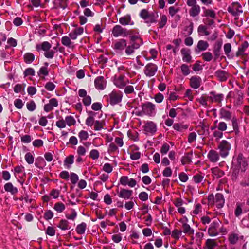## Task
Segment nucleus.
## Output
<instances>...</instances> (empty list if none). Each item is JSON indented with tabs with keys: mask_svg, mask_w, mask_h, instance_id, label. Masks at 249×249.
Masks as SVG:
<instances>
[{
	"mask_svg": "<svg viewBox=\"0 0 249 249\" xmlns=\"http://www.w3.org/2000/svg\"><path fill=\"white\" fill-rule=\"evenodd\" d=\"M59 43L58 42L55 47L51 49L52 45L48 41H44L41 44H37L36 46V49L37 51L39 52L41 50L44 51V56L48 59H52L54 57L55 54L58 51V47Z\"/></svg>",
	"mask_w": 249,
	"mask_h": 249,
	"instance_id": "obj_1",
	"label": "nucleus"
},
{
	"mask_svg": "<svg viewBox=\"0 0 249 249\" xmlns=\"http://www.w3.org/2000/svg\"><path fill=\"white\" fill-rule=\"evenodd\" d=\"M220 118L223 119L226 121L231 120L233 130L236 133L239 132V126L237 119L235 117H232V113L228 110L225 107H222L219 110Z\"/></svg>",
	"mask_w": 249,
	"mask_h": 249,
	"instance_id": "obj_2",
	"label": "nucleus"
},
{
	"mask_svg": "<svg viewBox=\"0 0 249 249\" xmlns=\"http://www.w3.org/2000/svg\"><path fill=\"white\" fill-rule=\"evenodd\" d=\"M140 16L145 20V22L147 23L156 22L159 16L157 12L149 13L147 10L144 9L141 10Z\"/></svg>",
	"mask_w": 249,
	"mask_h": 249,
	"instance_id": "obj_3",
	"label": "nucleus"
},
{
	"mask_svg": "<svg viewBox=\"0 0 249 249\" xmlns=\"http://www.w3.org/2000/svg\"><path fill=\"white\" fill-rule=\"evenodd\" d=\"M231 144L226 140H222L218 145L219 154L222 158H226L229 154Z\"/></svg>",
	"mask_w": 249,
	"mask_h": 249,
	"instance_id": "obj_4",
	"label": "nucleus"
},
{
	"mask_svg": "<svg viewBox=\"0 0 249 249\" xmlns=\"http://www.w3.org/2000/svg\"><path fill=\"white\" fill-rule=\"evenodd\" d=\"M144 114L148 116H154L156 114L155 105L150 102H146L141 106Z\"/></svg>",
	"mask_w": 249,
	"mask_h": 249,
	"instance_id": "obj_5",
	"label": "nucleus"
},
{
	"mask_svg": "<svg viewBox=\"0 0 249 249\" xmlns=\"http://www.w3.org/2000/svg\"><path fill=\"white\" fill-rule=\"evenodd\" d=\"M186 3L188 6L191 7L189 11L191 17H195L198 16L200 12V7L196 4V0H187Z\"/></svg>",
	"mask_w": 249,
	"mask_h": 249,
	"instance_id": "obj_6",
	"label": "nucleus"
},
{
	"mask_svg": "<svg viewBox=\"0 0 249 249\" xmlns=\"http://www.w3.org/2000/svg\"><path fill=\"white\" fill-rule=\"evenodd\" d=\"M112 34L115 37L119 36L125 37L130 34V32L121 26L116 25L113 27L112 30Z\"/></svg>",
	"mask_w": 249,
	"mask_h": 249,
	"instance_id": "obj_7",
	"label": "nucleus"
},
{
	"mask_svg": "<svg viewBox=\"0 0 249 249\" xmlns=\"http://www.w3.org/2000/svg\"><path fill=\"white\" fill-rule=\"evenodd\" d=\"M221 223L219 219L213 221L208 229V234L211 236H215L218 234L219 228Z\"/></svg>",
	"mask_w": 249,
	"mask_h": 249,
	"instance_id": "obj_8",
	"label": "nucleus"
},
{
	"mask_svg": "<svg viewBox=\"0 0 249 249\" xmlns=\"http://www.w3.org/2000/svg\"><path fill=\"white\" fill-rule=\"evenodd\" d=\"M158 70V66L154 63L147 64L144 69V74L148 77H152L155 75Z\"/></svg>",
	"mask_w": 249,
	"mask_h": 249,
	"instance_id": "obj_9",
	"label": "nucleus"
},
{
	"mask_svg": "<svg viewBox=\"0 0 249 249\" xmlns=\"http://www.w3.org/2000/svg\"><path fill=\"white\" fill-rule=\"evenodd\" d=\"M125 76L124 74L120 75L118 76L115 75L114 78L113 82L114 85L120 89H123L125 87L128 80L125 81Z\"/></svg>",
	"mask_w": 249,
	"mask_h": 249,
	"instance_id": "obj_10",
	"label": "nucleus"
},
{
	"mask_svg": "<svg viewBox=\"0 0 249 249\" xmlns=\"http://www.w3.org/2000/svg\"><path fill=\"white\" fill-rule=\"evenodd\" d=\"M236 161V165L239 169H240L241 171L244 172L246 170V168L248 166V163L246 160V159L243 157L242 154H239L236 158L235 161Z\"/></svg>",
	"mask_w": 249,
	"mask_h": 249,
	"instance_id": "obj_11",
	"label": "nucleus"
},
{
	"mask_svg": "<svg viewBox=\"0 0 249 249\" xmlns=\"http://www.w3.org/2000/svg\"><path fill=\"white\" fill-rule=\"evenodd\" d=\"M79 96L83 98L82 102L85 106H89L91 103V98L87 95V93L84 89H80L78 91Z\"/></svg>",
	"mask_w": 249,
	"mask_h": 249,
	"instance_id": "obj_12",
	"label": "nucleus"
},
{
	"mask_svg": "<svg viewBox=\"0 0 249 249\" xmlns=\"http://www.w3.org/2000/svg\"><path fill=\"white\" fill-rule=\"evenodd\" d=\"M241 9V6L238 3L233 2L231 6L228 8V11L232 15L236 16L242 13L243 11Z\"/></svg>",
	"mask_w": 249,
	"mask_h": 249,
	"instance_id": "obj_13",
	"label": "nucleus"
},
{
	"mask_svg": "<svg viewBox=\"0 0 249 249\" xmlns=\"http://www.w3.org/2000/svg\"><path fill=\"white\" fill-rule=\"evenodd\" d=\"M144 131L147 134H154L157 131L156 124L152 121L147 122L144 126Z\"/></svg>",
	"mask_w": 249,
	"mask_h": 249,
	"instance_id": "obj_14",
	"label": "nucleus"
},
{
	"mask_svg": "<svg viewBox=\"0 0 249 249\" xmlns=\"http://www.w3.org/2000/svg\"><path fill=\"white\" fill-rule=\"evenodd\" d=\"M127 43L126 40L121 39L116 42L114 45V49L116 53H121L126 47Z\"/></svg>",
	"mask_w": 249,
	"mask_h": 249,
	"instance_id": "obj_15",
	"label": "nucleus"
},
{
	"mask_svg": "<svg viewBox=\"0 0 249 249\" xmlns=\"http://www.w3.org/2000/svg\"><path fill=\"white\" fill-rule=\"evenodd\" d=\"M122 95L121 92L112 91L110 94V103L111 105H115L122 100Z\"/></svg>",
	"mask_w": 249,
	"mask_h": 249,
	"instance_id": "obj_16",
	"label": "nucleus"
},
{
	"mask_svg": "<svg viewBox=\"0 0 249 249\" xmlns=\"http://www.w3.org/2000/svg\"><path fill=\"white\" fill-rule=\"evenodd\" d=\"M207 98L212 102L219 104L223 100L224 95L222 94H216L215 92L212 91L210 93V95L207 97Z\"/></svg>",
	"mask_w": 249,
	"mask_h": 249,
	"instance_id": "obj_17",
	"label": "nucleus"
},
{
	"mask_svg": "<svg viewBox=\"0 0 249 249\" xmlns=\"http://www.w3.org/2000/svg\"><path fill=\"white\" fill-rule=\"evenodd\" d=\"M94 85L97 89L103 90L106 86V81L103 76H100L95 79Z\"/></svg>",
	"mask_w": 249,
	"mask_h": 249,
	"instance_id": "obj_18",
	"label": "nucleus"
},
{
	"mask_svg": "<svg viewBox=\"0 0 249 249\" xmlns=\"http://www.w3.org/2000/svg\"><path fill=\"white\" fill-rule=\"evenodd\" d=\"M222 45V41H217L213 46V52L214 53V60L216 61L221 55V49Z\"/></svg>",
	"mask_w": 249,
	"mask_h": 249,
	"instance_id": "obj_19",
	"label": "nucleus"
},
{
	"mask_svg": "<svg viewBox=\"0 0 249 249\" xmlns=\"http://www.w3.org/2000/svg\"><path fill=\"white\" fill-rule=\"evenodd\" d=\"M201 78L198 76H193L190 79V86L193 89H198L201 85Z\"/></svg>",
	"mask_w": 249,
	"mask_h": 249,
	"instance_id": "obj_20",
	"label": "nucleus"
},
{
	"mask_svg": "<svg viewBox=\"0 0 249 249\" xmlns=\"http://www.w3.org/2000/svg\"><path fill=\"white\" fill-rule=\"evenodd\" d=\"M119 197L124 199H128L131 197L133 191L124 188L121 189L120 192H117Z\"/></svg>",
	"mask_w": 249,
	"mask_h": 249,
	"instance_id": "obj_21",
	"label": "nucleus"
},
{
	"mask_svg": "<svg viewBox=\"0 0 249 249\" xmlns=\"http://www.w3.org/2000/svg\"><path fill=\"white\" fill-rule=\"evenodd\" d=\"M220 156L219 153L216 151L211 150L208 154L207 157L211 162L214 163L219 160Z\"/></svg>",
	"mask_w": 249,
	"mask_h": 249,
	"instance_id": "obj_22",
	"label": "nucleus"
},
{
	"mask_svg": "<svg viewBox=\"0 0 249 249\" xmlns=\"http://www.w3.org/2000/svg\"><path fill=\"white\" fill-rule=\"evenodd\" d=\"M181 53L182 55V60L184 62L190 63L192 61L190 50L186 48H182L181 50Z\"/></svg>",
	"mask_w": 249,
	"mask_h": 249,
	"instance_id": "obj_23",
	"label": "nucleus"
},
{
	"mask_svg": "<svg viewBox=\"0 0 249 249\" xmlns=\"http://www.w3.org/2000/svg\"><path fill=\"white\" fill-rule=\"evenodd\" d=\"M215 76L220 81H225L229 77V74L225 71L219 70L215 72Z\"/></svg>",
	"mask_w": 249,
	"mask_h": 249,
	"instance_id": "obj_24",
	"label": "nucleus"
},
{
	"mask_svg": "<svg viewBox=\"0 0 249 249\" xmlns=\"http://www.w3.org/2000/svg\"><path fill=\"white\" fill-rule=\"evenodd\" d=\"M209 47L208 43L204 40H199L198 42L196 48L195 49L196 53H199L201 51H205Z\"/></svg>",
	"mask_w": 249,
	"mask_h": 249,
	"instance_id": "obj_25",
	"label": "nucleus"
},
{
	"mask_svg": "<svg viewBox=\"0 0 249 249\" xmlns=\"http://www.w3.org/2000/svg\"><path fill=\"white\" fill-rule=\"evenodd\" d=\"M225 203L223 195L220 193H217L215 197V203L217 207L219 209L223 207Z\"/></svg>",
	"mask_w": 249,
	"mask_h": 249,
	"instance_id": "obj_26",
	"label": "nucleus"
},
{
	"mask_svg": "<svg viewBox=\"0 0 249 249\" xmlns=\"http://www.w3.org/2000/svg\"><path fill=\"white\" fill-rule=\"evenodd\" d=\"M4 190L6 192H10L12 195H15L18 193V190L14 187L12 183L8 182L4 185Z\"/></svg>",
	"mask_w": 249,
	"mask_h": 249,
	"instance_id": "obj_27",
	"label": "nucleus"
},
{
	"mask_svg": "<svg viewBox=\"0 0 249 249\" xmlns=\"http://www.w3.org/2000/svg\"><path fill=\"white\" fill-rule=\"evenodd\" d=\"M212 173L213 178L216 179L221 178L225 174L224 172L219 169L218 167H215L212 169Z\"/></svg>",
	"mask_w": 249,
	"mask_h": 249,
	"instance_id": "obj_28",
	"label": "nucleus"
},
{
	"mask_svg": "<svg viewBox=\"0 0 249 249\" xmlns=\"http://www.w3.org/2000/svg\"><path fill=\"white\" fill-rule=\"evenodd\" d=\"M249 44L247 41H244L241 46L238 48V51L236 53V56L239 57L241 55H243L244 52L248 48Z\"/></svg>",
	"mask_w": 249,
	"mask_h": 249,
	"instance_id": "obj_29",
	"label": "nucleus"
},
{
	"mask_svg": "<svg viewBox=\"0 0 249 249\" xmlns=\"http://www.w3.org/2000/svg\"><path fill=\"white\" fill-rule=\"evenodd\" d=\"M182 229V231L188 235H192L194 233V230L186 222L183 223Z\"/></svg>",
	"mask_w": 249,
	"mask_h": 249,
	"instance_id": "obj_30",
	"label": "nucleus"
},
{
	"mask_svg": "<svg viewBox=\"0 0 249 249\" xmlns=\"http://www.w3.org/2000/svg\"><path fill=\"white\" fill-rule=\"evenodd\" d=\"M193 156V152H190L186 153L184 156H183L181 160V163L183 165L190 164L192 162L191 159Z\"/></svg>",
	"mask_w": 249,
	"mask_h": 249,
	"instance_id": "obj_31",
	"label": "nucleus"
},
{
	"mask_svg": "<svg viewBox=\"0 0 249 249\" xmlns=\"http://www.w3.org/2000/svg\"><path fill=\"white\" fill-rule=\"evenodd\" d=\"M240 238L243 239V236H241V237H239L237 234L232 233L229 235L228 239L231 244L234 245L237 243Z\"/></svg>",
	"mask_w": 249,
	"mask_h": 249,
	"instance_id": "obj_32",
	"label": "nucleus"
},
{
	"mask_svg": "<svg viewBox=\"0 0 249 249\" xmlns=\"http://www.w3.org/2000/svg\"><path fill=\"white\" fill-rule=\"evenodd\" d=\"M74 157L72 155L67 157L64 161V165L67 169L71 168V165L73 163Z\"/></svg>",
	"mask_w": 249,
	"mask_h": 249,
	"instance_id": "obj_33",
	"label": "nucleus"
},
{
	"mask_svg": "<svg viewBox=\"0 0 249 249\" xmlns=\"http://www.w3.org/2000/svg\"><path fill=\"white\" fill-rule=\"evenodd\" d=\"M203 17H210L213 18H216V14L214 11L212 9H207L203 7Z\"/></svg>",
	"mask_w": 249,
	"mask_h": 249,
	"instance_id": "obj_34",
	"label": "nucleus"
},
{
	"mask_svg": "<svg viewBox=\"0 0 249 249\" xmlns=\"http://www.w3.org/2000/svg\"><path fill=\"white\" fill-rule=\"evenodd\" d=\"M62 44L69 48H73L74 45L73 43L71 41V39L69 36H64L62 37Z\"/></svg>",
	"mask_w": 249,
	"mask_h": 249,
	"instance_id": "obj_35",
	"label": "nucleus"
},
{
	"mask_svg": "<svg viewBox=\"0 0 249 249\" xmlns=\"http://www.w3.org/2000/svg\"><path fill=\"white\" fill-rule=\"evenodd\" d=\"M35 58L34 55L31 53H26L23 56L24 62L27 64L31 63L35 60Z\"/></svg>",
	"mask_w": 249,
	"mask_h": 249,
	"instance_id": "obj_36",
	"label": "nucleus"
},
{
	"mask_svg": "<svg viewBox=\"0 0 249 249\" xmlns=\"http://www.w3.org/2000/svg\"><path fill=\"white\" fill-rule=\"evenodd\" d=\"M57 227L62 230H66L70 229L69 226V222L65 219H61Z\"/></svg>",
	"mask_w": 249,
	"mask_h": 249,
	"instance_id": "obj_37",
	"label": "nucleus"
},
{
	"mask_svg": "<svg viewBox=\"0 0 249 249\" xmlns=\"http://www.w3.org/2000/svg\"><path fill=\"white\" fill-rule=\"evenodd\" d=\"M188 127V125L187 124H182L175 123L173 125V128L175 130L180 132L187 129Z\"/></svg>",
	"mask_w": 249,
	"mask_h": 249,
	"instance_id": "obj_38",
	"label": "nucleus"
},
{
	"mask_svg": "<svg viewBox=\"0 0 249 249\" xmlns=\"http://www.w3.org/2000/svg\"><path fill=\"white\" fill-rule=\"evenodd\" d=\"M86 227V224L84 222H82L80 224L77 225L76 228V232L79 234H83L85 233Z\"/></svg>",
	"mask_w": 249,
	"mask_h": 249,
	"instance_id": "obj_39",
	"label": "nucleus"
},
{
	"mask_svg": "<svg viewBox=\"0 0 249 249\" xmlns=\"http://www.w3.org/2000/svg\"><path fill=\"white\" fill-rule=\"evenodd\" d=\"M217 127V129L218 130L221 131H225L227 129V124L226 122L224 121H220L219 122L218 121V123L217 124V125L216 126Z\"/></svg>",
	"mask_w": 249,
	"mask_h": 249,
	"instance_id": "obj_40",
	"label": "nucleus"
},
{
	"mask_svg": "<svg viewBox=\"0 0 249 249\" xmlns=\"http://www.w3.org/2000/svg\"><path fill=\"white\" fill-rule=\"evenodd\" d=\"M180 69L183 75L187 76L190 73L191 70L187 65L185 64H182L180 66Z\"/></svg>",
	"mask_w": 249,
	"mask_h": 249,
	"instance_id": "obj_41",
	"label": "nucleus"
},
{
	"mask_svg": "<svg viewBox=\"0 0 249 249\" xmlns=\"http://www.w3.org/2000/svg\"><path fill=\"white\" fill-rule=\"evenodd\" d=\"M182 231L178 229H175L172 232L171 236L175 240H178L182 235Z\"/></svg>",
	"mask_w": 249,
	"mask_h": 249,
	"instance_id": "obj_42",
	"label": "nucleus"
},
{
	"mask_svg": "<svg viewBox=\"0 0 249 249\" xmlns=\"http://www.w3.org/2000/svg\"><path fill=\"white\" fill-rule=\"evenodd\" d=\"M94 128L96 131H99L104 128L105 123L103 121L96 120L94 123Z\"/></svg>",
	"mask_w": 249,
	"mask_h": 249,
	"instance_id": "obj_43",
	"label": "nucleus"
},
{
	"mask_svg": "<svg viewBox=\"0 0 249 249\" xmlns=\"http://www.w3.org/2000/svg\"><path fill=\"white\" fill-rule=\"evenodd\" d=\"M53 208L58 213H62L65 210V206L61 202H57L54 204Z\"/></svg>",
	"mask_w": 249,
	"mask_h": 249,
	"instance_id": "obj_44",
	"label": "nucleus"
},
{
	"mask_svg": "<svg viewBox=\"0 0 249 249\" xmlns=\"http://www.w3.org/2000/svg\"><path fill=\"white\" fill-rule=\"evenodd\" d=\"M205 245L209 249H213L216 247V243L214 240L208 239L206 240Z\"/></svg>",
	"mask_w": 249,
	"mask_h": 249,
	"instance_id": "obj_45",
	"label": "nucleus"
},
{
	"mask_svg": "<svg viewBox=\"0 0 249 249\" xmlns=\"http://www.w3.org/2000/svg\"><path fill=\"white\" fill-rule=\"evenodd\" d=\"M207 28L206 26L200 25L198 28V32L201 36H203V34L206 36H208L210 34V33L207 30Z\"/></svg>",
	"mask_w": 249,
	"mask_h": 249,
	"instance_id": "obj_46",
	"label": "nucleus"
},
{
	"mask_svg": "<svg viewBox=\"0 0 249 249\" xmlns=\"http://www.w3.org/2000/svg\"><path fill=\"white\" fill-rule=\"evenodd\" d=\"M203 59L207 62L211 61L213 58V56L212 53L211 52H207L203 53L201 55Z\"/></svg>",
	"mask_w": 249,
	"mask_h": 249,
	"instance_id": "obj_47",
	"label": "nucleus"
},
{
	"mask_svg": "<svg viewBox=\"0 0 249 249\" xmlns=\"http://www.w3.org/2000/svg\"><path fill=\"white\" fill-rule=\"evenodd\" d=\"M131 20V18L129 16L121 17L119 19V22L123 25H126L129 24Z\"/></svg>",
	"mask_w": 249,
	"mask_h": 249,
	"instance_id": "obj_48",
	"label": "nucleus"
},
{
	"mask_svg": "<svg viewBox=\"0 0 249 249\" xmlns=\"http://www.w3.org/2000/svg\"><path fill=\"white\" fill-rule=\"evenodd\" d=\"M65 121L69 126L73 125L76 123L75 119L71 116H68L66 117Z\"/></svg>",
	"mask_w": 249,
	"mask_h": 249,
	"instance_id": "obj_49",
	"label": "nucleus"
},
{
	"mask_svg": "<svg viewBox=\"0 0 249 249\" xmlns=\"http://www.w3.org/2000/svg\"><path fill=\"white\" fill-rule=\"evenodd\" d=\"M194 181L196 183L201 182L204 179V176L201 174H196L193 177Z\"/></svg>",
	"mask_w": 249,
	"mask_h": 249,
	"instance_id": "obj_50",
	"label": "nucleus"
},
{
	"mask_svg": "<svg viewBox=\"0 0 249 249\" xmlns=\"http://www.w3.org/2000/svg\"><path fill=\"white\" fill-rule=\"evenodd\" d=\"M25 159L28 164H32L34 162V158L30 152L27 153L25 156Z\"/></svg>",
	"mask_w": 249,
	"mask_h": 249,
	"instance_id": "obj_51",
	"label": "nucleus"
},
{
	"mask_svg": "<svg viewBox=\"0 0 249 249\" xmlns=\"http://www.w3.org/2000/svg\"><path fill=\"white\" fill-rule=\"evenodd\" d=\"M167 20V17L163 15L161 16L160 21L159 22V28H162L166 24Z\"/></svg>",
	"mask_w": 249,
	"mask_h": 249,
	"instance_id": "obj_52",
	"label": "nucleus"
},
{
	"mask_svg": "<svg viewBox=\"0 0 249 249\" xmlns=\"http://www.w3.org/2000/svg\"><path fill=\"white\" fill-rule=\"evenodd\" d=\"M27 108L30 111H33L35 110L36 105L34 101H30L26 104Z\"/></svg>",
	"mask_w": 249,
	"mask_h": 249,
	"instance_id": "obj_53",
	"label": "nucleus"
},
{
	"mask_svg": "<svg viewBox=\"0 0 249 249\" xmlns=\"http://www.w3.org/2000/svg\"><path fill=\"white\" fill-rule=\"evenodd\" d=\"M89 157L93 160H96L99 157V153L96 149H93L90 152Z\"/></svg>",
	"mask_w": 249,
	"mask_h": 249,
	"instance_id": "obj_54",
	"label": "nucleus"
},
{
	"mask_svg": "<svg viewBox=\"0 0 249 249\" xmlns=\"http://www.w3.org/2000/svg\"><path fill=\"white\" fill-rule=\"evenodd\" d=\"M78 136L81 141L86 140L88 139L89 137V134L87 131L84 130H81L79 132Z\"/></svg>",
	"mask_w": 249,
	"mask_h": 249,
	"instance_id": "obj_55",
	"label": "nucleus"
},
{
	"mask_svg": "<svg viewBox=\"0 0 249 249\" xmlns=\"http://www.w3.org/2000/svg\"><path fill=\"white\" fill-rule=\"evenodd\" d=\"M95 120L93 116H89L86 120V124L88 126H92L95 123Z\"/></svg>",
	"mask_w": 249,
	"mask_h": 249,
	"instance_id": "obj_56",
	"label": "nucleus"
},
{
	"mask_svg": "<svg viewBox=\"0 0 249 249\" xmlns=\"http://www.w3.org/2000/svg\"><path fill=\"white\" fill-rule=\"evenodd\" d=\"M224 50L225 53V54L229 57V53L231 50V45L230 43H226L224 46Z\"/></svg>",
	"mask_w": 249,
	"mask_h": 249,
	"instance_id": "obj_57",
	"label": "nucleus"
},
{
	"mask_svg": "<svg viewBox=\"0 0 249 249\" xmlns=\"http://www.w3.org/2000/svg\"><path fill=\"white\" fill-rule=\"evenodd\" d=\"M202 69V66L200 65V62L197 61L193 66V70L195 71H198Z\"/></svg>",
	"mask_w": 249,
	"mask_h": 249,
	"instance_id": "obj_58",
	"label": "nucleus"
},
{
	"mask_svg": "<svg viewBox=\"0 0 249 249\" xmlns=\"http://www.w3.org/2000/svg\"><path fill=\"white\" fill-rule=\"evenodd\" d=\"M56 125L59 128H64L66 126V123L64 120L61 119L56 122Z\"/></svg>",
	"mask_w": 249,
	"mask_h": 249,
	"instance_id": "obj_59",
	"label": "nucleus"
},
{
	"mask_svg": "<svg viewBox=\"0 0 249 249\" xmlns=\"http://www.w3.org/2000/svg\"><path fill=\"white\" fill-rule=\"evenodd\" d=\"M196 134L195 132H192L189 134L188 138V142L191 143L196 140Z\"/></svg>",
	"mask_w": 249,
	"mask_h": 249,
	"instance_id": "obj_60",
	"label": "nucleus"
},
{
	"mask_svg": "<svg viewBox=\"0 0 249 249\" xmlns=\"http://www.w3.org/2000/svg\"><path fill=\"white\" fill-rule=\"evenodd\" d=\"M53 216V213L51 210L46 211L44 214V218L46 220H49L52 219Z\"/></svg>",
	"mask_w": 249,
	"mask_h": 249,
	"instance_id": "obj_61",
	"label": "nucleus"
},
{
	"mask_svg": "<svg viewBox=\"0 0 249 249\" xmlns=\"http://www.w3.org/2000/svg\"><path fill=\"white\" fill-rule=\"evenodd\" d=\"M78 176L75 173H72L71 174L70 180L72 184H76L78 180Z\"/></svg>",
	"mask_w": 249,
	"mask_h": 249,
	"instance_id": "obj_62",
	"label": "nucleus"
},
{
	"mask_svg": "<svg viewBox=\"0 0 249 249\" xmlns=\"http://www.w3.org/2000/svg\"><path fill=\"white\" fill-rule=\"evenodd\" d=\"M139 198L142 201H145L148 199V195L145 192H142L139 195Z\"/></svg>",
	"mask_w": 249,
	"mask_h": 249,
	"instance_id": "obj_63",
	"label": "nucleus"
},
{
	"mask_svg": "<svg viewBox=\"0 0 249 249\" xmlns=\"http://www.w3.org/2000/svg\"><path fill=\"white\" fill-rule=\"evenodd\" d=\"M213 136L214 138H215L216 140H219L222 138L223 136V131L218 130H215L213 133Z\"/></svg>",
	"mask_w": 249,
	"mask_h": 249,
	"instance_id": "obj_64",
	"label": "nucleus"
}]
</instances>
